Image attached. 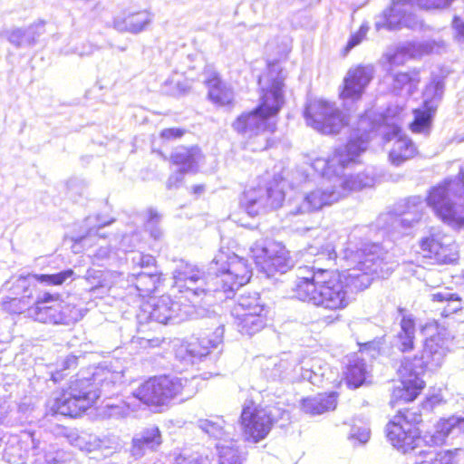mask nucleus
<instances>
[{
  "label": "nucleus",
  "mask_w": 464,
  "mask_h": 464,
  "mask_svg": "<svg viewBox=\"0 0 464 464\" xmlns=\"http://www.w3.org/2000/svg\"><path fill=\"white\" fill-rule=\"evenodd\" d=\"M192 381L177 376L161 375L150 378L133 392L132 399L153 407L167 405L176 397L187 400L195 394Z\"/></svg>",
  "instance_id": "obj_6"
},
{
  "label": "nucleus",
  "mask_w": 464,
  "mask_h": 464,
  "mask_svg": "<svg viewBox=\"0 0 464 464\" xmlns=\"http://www.w3.org/2000/svg\"><path fill=\"white\" fill-rule=\"evenodd\" d=\"M192 190H193L194 193L199 194V193H201L204 190V186L203 185L194 186Z\"/></svg>",
  "instance_id": "obj_63"
},
{
  "label": "nucleus",
  "mask_w": 464,
  "mask_h": 464,
  "mask_svg": "<svg viewBox=\"0 0 464 464\" xmlns=\"http://www.w3.org/2000/svg\"><path fill=\"white\" fill-rule=\"evenodd\" d=\"M256 199L246 198L242 202V208L251 217H256L259 214V208H256Z\"/></svg>",
  "instance_id": "obj_55"
},
{
  "label": "nucleus",
  "mask_w": 464,
  "mask_h": 464,
  "mask_svg": "<svg viewBox=\"0 0 464 464\" xmlns=\"http://www.w3.org/2000/svg\"><path fill=\"white\" fill-rule=\"evenodd\" d=\"M454 1L455 0H413L415 5L425 11L445 9Z\"/></svg>",
  "instance_id": "obj_48"
},
{
  "label": "nucleus",
  "mask_w": 464,
  "mask_h": 464,
  "mask_svg": "<svg viewBox=\"0 0 464 464\" xmlns=\"http://www.w3.org/2000/svg\"><path fill=\"white\" fill-rule=\"evenodd\" d=\"M425 202L441 223L456 230L464 229V171L431 186Z\"/></svg>",
  "instance_id": "obj_4"
},
{
  "label": "nucleus",
  "mask_w": 464,
  "mask_h": 464,
  "mask_svg": "<svg viewBox=\"0 0 464 464\" xmlns=\"http://www.w3.org/2000/svg\"><path fill=\"white\" fill-rule=\"evenodd\" d=\"M302 369L304 370V372L302 373L303 378L309 381L313 384H317L324 379L328 380V377L326 376L328 365L323 363V362L319 359H313L309 369Z\"/></svg>",
  "instance_id": "obj_39"
},
{
  "label": "nucleus",
  "mask_w": 464,
  "mask_h": 464,
  "mask_svg": "<svg viewBox=\"0 0 464 464\" xmlns=\"http://www.w3.org/2000/svg\"><path fill=\"white\" fill-rule=\"evenodd\" d=\"M137 279L140 282V285H135L137 290H140V287H152L153 289H157L163 285V282L166 280L163 274L160 272L146 274L140 273L137 276Z\"/></svg>",
  "instance_id": "obj_43"
},
{
  "label": "nucleus",
  "mask_w": 464,
  "mask_h": 464,
  "mask_svg": "<svg viewBox=\"0 0 464 464\" xmlns=\"http://www.w3.org/2000/svg\"><path fill=\"white\" fill-rule=\"evenodd\" d=\"M337 405V393H320L314 397L307 398L303 401V410L311 415L322 414L328 411H333Z\"/></svg>",
  "instance_id": "obj_33"
},
{
  "label": "nucleus",
  "mask_w": 464,
  "mask_h": 464,
  "mask_svg": "<svg viewBox=\"0 0 464 464\" xmlns=\"http://www.w3.org/2000/svg\"><path fill=\"white\" fill-rule=\"evenodd\" d=\"M161 444V435L158 427L142 430L132 439L131 455L136 459L143 457L147 451L156 450Z\"/></svg>",
  "instance_id": "obj_26"
},
{
  "label": "nucleus",
  "mask_w": 464,
  "mask_h": 464,
  "mask_svg": "<svg viewBox=\"0 0 464 464\" xmlns=\"http://www.w3.org/2000/svg\"><path fill=\"white\" fill-rule=\"evenodd\" d=\"M211 274L220 278L227 290H236L246 285L252 273L248 266L235 253L220 248L210 263Z\"/></svg>",
  "instance_id": "obj_11"
},
{
  "label": "nucleus",
  "mask_w": 464,
  "mask_h": 464,
  "mask_svg": "<svg viewBox=\"0 0 464 464\" xmlns=\"http://www.w3.org/2000/svg\"><path fill=\"white\" fill-rule=\"evenodd\" d=\"M334 281L333 272L320 269L311 271L307 276H298L296 286L298 289L330 290L334 287Z\"/></svg>",
  "instance_id": "obj_29"
},
{
  "label": "nucleus",
  "mask_w": 464,
  "mask_h": 464,
  "mask_svg": "<svg viewBox=\"0 0 464 464\" xmlns=\"http://www.w3.org/2000/svg\"><path fill=\"white\" fill-rule=\"evenodd\" d=\"M401 314V330L394 337L393 345L402 353L411 352L414 348L415 320L410 314H405L403 308H399Z\"/></svg>",
  "instance_id": "obj_27"
},
{
  "label": "nucleus",
  "mask_w": 464,
  "mask_h": 464,
  "mask_svg": "<svg viewBox=\"0 0 464 464\" xmlns=\"http://www.w3.org/2000/svg\"><path fill=\"white\" fill-rule=\"evenodd\" d=\"M286 73L278 66V61H268L266 71L257 79L260 85L257 105L242 112L233 121V129L246 133L255 125V119L274 121L285 103V88Z\"/></svg>",
  "instance_id": "obj_2"
},
{
  "label": "nucleus",
  "mask_w": 464,
  "mask_h": 464,
  "mask_svg": "<svg viewBox=\"0 0 464 464\" xmlns=\"http://www.w3.org/2000/svg\"><path fill=\"white\" fill-rule=\"evenodd\" d=\"M78 358L74 355L67 356L60 364V368L52 373V380L58 382L66 375L64 373L67 370H74L78 365Z\"/></svg>",
  "instance_id": "obj_47"
},
{
  "label": "nucleus",
  "mask_w": 464,
  "mask_h": 464,
  "mask_svg": "<svg viewBox=\"0 0 464 464\" xmlns=\"http://www.w3.org/2000/svg\"><path fill=\"white\" fill-rule=\"evenodd\" d=\"M436 107L431 105L430 101H425L420 108L412 111L413 120L409 128L413 133H429Z\"/></svg>",
  "instance_id": "obj_31"
},
{
  "label": "nucleus",
  "mask_w": 464,
  "mask_h": 464,
  "mask_svg": "<svg viewBox=\"0 0 464 464\" xmlns=\"http://www.w3.org/2000/svg\"><path fill=\"white\" fill-rule=\"evenodd\" d=\"M401 378L400 384L394 388L392 395V403L394 401L405 402L413 401L424 387V382L420 378V366H413L411 359L404 358L398 369Z\"/></svg>",
  "instance_id": "obj_15"
},
{
  "label": "nucleus",
  "mask_w": 464,
  "mask_h": 464,
  "mask_svg": "<svg viewBox=\"0 0 464 464\" xmlns=\"http://www.w3.org/2000/svg\"><path fill=\"white\" fill-rule=\"evenodd\" d=\"M364 186V182L359 178V176H349L341 183L342 192L335 191V195H340L342 198L353 191L362 189Z\"/></svg>",
  "instance_id": "obj_46"
},
{
  "label": "nucleus",
  "mask_w": 464,
  "mask_h": 464,
  "mask_svg": "<svg viewBox=\"0 0 464 464\" xmlns=\"http://www.w3.org/2000/svg\"><path fill=\"white\" fill-rule=\"evenodd\" d=\"M132 397L128 398V401H120L117 404H107V415L111 418H121L136 411L137 405L132 402Z\"/></svg>",
  "instance_id": "obj_42"
},
{
  "label": "nucleus",
  "mask_w": 464,
  "mask_h": 464,
  "mask_svg": "<svg viewBox=\"0 0 464 464\" xmlns=\"http://www.w3.org/2000/svg\"><path fill=\"white\" fill-rule=\"evenodd\" d=\"M204 83L208 90L207 98L213 105L218 108H231L235 105L233 90L227 85L218 73L209 74Z\"/></svg>",
  "instance_id": "obj_21"
},
{
  "label": "nucleus",
  "mask_w": 464,
  "mask_h": 464,
  "mask_svg": "<svg viewBox=\"0 0 464 464\" xmlns=\"http://www.w3.org/2000/svg\"><path fill=\"white\" fill-rule=\"evenodd\" d=\"M369 31V25L367 24H362L360 25L358 30L352 34L347 44L343 49V54L347 55V53L355 46L359 45L362 41L366 38V35Z\"/></svg>",
  "instance_id": "obj_45"
},
{
  "label": "nucleus",
  "mask_w": 464,
  "mask_h": 464,
  "mask_svg": "<svg viewBox=\"0 0 464 464\" xmlns=\"http://www.w3.org/2000/svg\"><path fill=\"white\" fill-rule=\"evenodd\" d=\"M350 438L357 440L363 444L370 439V429L366 426L357 427L353 425L351 429Z\"/></svg>",
  "instance_id": "obj_53"
},
{
  "label": "nucleus",
  "mask_w": 464,
  "mask_h": 464,
  "mask_svg": "<svg viewBox=\"0 0 464 464\" xmlns=\"http://www.w3.org/2000/svg\"><path fill=\"white\" fill-rule=\"evenodd\" d=\"M283 180L284 179L281 177L275 179L266 188V198L268 204L273 208L281 207L285 200V189L281 185Z\"/></svg>",
  "instance_id": "obj_40"
},
{
  "label": "nucleus",
  "mask_w": 464,
  "mask_h": 464,
  "mask_svg": "<svg viewBox=\"0 0 464 464\" xmlns=\"http://www.w3.org/2000/svg\"><path fill=\"white\" fill-rule=\"evenodd\" d=\"M198 428L217 440H224L227 443V438L229 437V432L226 430L225 420L217 417L215 420L201 419L198 420Z\"/></svg>",
  "instance_id": "obj_37"
},
{
  "label": "nucleus",
  "mask_w": 464,
  "mask_h": 464,
  "mask_svg": "<svg viewBox=\"0 0 464 464\" xmlns=\"http://www.w3.org/2000/svg\"><path fill=\"white\" fill-rule=\"evenodd\" d=\"M173 464H206V460L198 455H179L175 459Z\"/></svg>",
  "instance_id": "obj_54"
},
{
  "label": "nucleus",
  "mask_w": 464,
  "mask_h": 464,
  "mask_svg": "<svg viewBox=\"0 0 464 464\" xmlns=\"http://www.w3.org/2000/svg\"><path fill=\"white\" fill-rule=\"evenodd\" d=\"M372 80V68L370 65L357 64L351 67L344 76L338 96L343 101L353 102L362 99L366 87Z\"/></svg>",
  "instance_id": "obj_16"
},
{
  "label": "nucleus",
  "mask_w": 464,
  "mask_h": 464,
  "mask_svg": "<svg viewBox=\"0 0 464 464\" xmlns=\"http://www.w3.org/2000/svg\"><path fill=\"white\" fill-rule=\"evenodd\" d=\"M188 280L195 282L197 280V277L194 276H187L181 273L179 274V276H176V283L179 282H187Z\"/></svg>",
  "instance_id": "obj_60"
},
{
  "label": "nucleus",
  "mask_w": 464,
  "mask_h": 464,
  "mask_svg": "<svg viewBox=\"0 0 464 464\" xmlns=\"http://www.w3.org/2000/svg\"><path fill=\"white\" fill-rule=\"evenodd\" d=\"M73 274L72 269H67L56 274L52 275H36L34 278L40 283H44L47 285H61Z\"/></svg>",
  "instance_id": "obj_44"
},
{
  "label": "nucleus",
  "mask_w": 464,
  "mask_h": 464,
  "mask_svg": "<svg viewBox=\"0 0 464 464\" xmlns=\"http://www.w3.org/2000/svg\"><path fill=\"white\" fill-rule=\"evenodd\" d=\"M345 376L348 384L353 385L354 388L363 383L366 378V367L363 360L357 354L348 357Z\"/></svg>",
  "instance_id": "obj_35"
},
{
  "label": "nucleus",
  "mask_w": 464,
  "mask_h": 464,
  "mask_svg": "<svg viewBox=\"0 0 464 464\" xmlns=\"http://www.w3.org/2000/svg\"><path fill=\"white\" fill-rule=\"evenodd\" d=\"M454 295L446 293L445 295L442 293H438L433 295V300L442 301L446 300L449 302L447 313H455L461 308L460 299L459 297H453Z\"/></svg>",
  "instance_id": "obj_51"
},
{
  "label": "nucleus",
  "mask_w": 464,
  "mask_h": 464,
  "mask_svg": "<svg viewBox=\"0 0 464 464\" xmlns=\"http://www.w3.org/2000/svg\"><path fill=\"white\" fill-rule=\"evenodd\" d=\"M347 292H297L296 297L312 304L314 306L329 310L344 308L349 300L346 297Z\"/></svg>",
  "instance_id": "obj_22"
},
{
  "label": "nucleus",
  "mask_w": 464,
  "mask_h": 464,
  "mask_svg": "<svg viewBox=\"0 0 464 464\" xmlns=\"http://www.w3.org/2000/svg\"><path fill=\"white\" fill-rule=\"evenodd\" d=\"M442 402V397L440 394H433L428 398L426 402V406H430V408L439 405Z\"/></svg>",
  "instance_id": "obj_58"
},
{
  "label": "nucleus",
  "mask_w": 464,
  "mask_h": 464,
  "mask_svg": "<svg viewBox=\"0 0 464 464\" xmlns=\"http://www.w3.org/2000/svg\"><path fill=\"white\" fill-rule=\"evenodd\" d=\"M34 434L24 432L9 437L4 449L3 458L11 464H27L34 445Z\"/></svg>",
  "instance_id": "obj_20"
},
{
  "label": "nucleus",
  "mask_w": 464,
  "mask_h": 464,
  "mask_svg": "<svg viewBox=\"0 0 464 464\" xmlns=\"http://www.w3.org/2000/svg\"><path fill=\"white\" fill-rule=\"evenodd\" d=\"M112 445H113V444H112V441H111H111H107L105 444H102V446L100 449H110V450H114V449H113V448L108 447V446H112ZM116 450H115V451H116Z\"/></svg>",
  "instance_id": "obj_64"
},
{
  "label": "nucleus",
  "mask_w": 464,
  "mask_h": 464,
  "mask_svg": "<svg viewBox=\"0 0 464 464\" xmlns=\"http://www.w3.org/2000/svg\"><path fill=\"white\" fill-rule=\"evenodd\" d=\"M263 310V305L256 302L253 312L237 314L238 331L242 334L253 335L262 330L265 326V320L261 316Z\"/></svg>",
  "instance_id": "obj_32"
},
{
  "label": "nucleus",
  "mask_w": 464,
  "mask_h": 464,
  "mask_svg": "<svg viewBox=\"0 0 464 464\" xmlns=\"http://www.w3.org/2000/svg\"><path fill=\"white\" fill-rule=\"evenodd\" d=\"M27 316L50 324L70 325L82 318L81 312L73 305L63 304L57 296L44 292L34 304L26 308Z\"/></svg>",
  "instance_id": "obj_9"
},
{
  "label": "nucleus",
  "mask_w": 464,
  "mask_h": 464,
  "mask_svg": "<svg viewBox=\"0 0 464 464\" xmlns=\"http://www.w3.org/2000/svg\"><path fill=\"white\" fill-rule=\"evenodd\" d=\"M409 411L394 416L393 420L387 424V438L393 447L408 453L414 450L420 441L424 440L430 446H440L447 442L449 439H454L464 434V417L450 416L447 419H440L434 426V430L424 436L420 437L419 430L411 423Z\"/></svg>",
  "instance_id": "obj_3"
},
{
  "label": "nucleus",
  "mask_w": 464,
  "mask_h": 464,
  "mask_svg": "<svg viewBox=\"0 0 464 464\" xmlns=\"http://www.w3.org/2000/svg\"><path fill=\"white\" fill-rule=\"evenodd\" d=\"M249 292L247 295H241L238 299V308L245 310V313L253 312L256 302L259 304L258 292Z\"/></svg>",
  "instance_id": "obj_50"
},
{
  "label": "nucleus",
  "mask_w": 464,
  "mask_h": 464,
  "mask_svg": "<svg viewBox=\"0 0 464 464\" xmlns=\"http://www.w3.org/2000/svg\"><path fill=\"white\" fill-rule=\"evenodd\" d=\"M121 372L97 367L79 372L69 387L54 400L52 409L61 415L76 417L89 409L102 395L109 397L122 382Z\"/></svg>",
  "instance_id": "obj_1"
},
{
  "label": "nucleus",
  "mask_w": 464,
  "mask_h": 464,
  "mask_svg": "<svg viewBox=\"0 0 464 464\" xmlns=\"http://www.w3.org/2000/svg\"><path fill=\"white\" fill-rule=\"evenodd\" d=\"M253 134L249 137V143L253 146V151H265L272 149L276 144L274 134L276 130V121H265L255 119V125L250 129Z\"/></svg>",
  "instance_id": "obj_23"
},
{
  "label": "nucleus",
  "mask_w": 464,
  "mask_h": 464,
  "mask_svg": "<svg viewBox=\"0 0 464 464\" xmlns=\"http://www.w3.org/2000/svg\"><path fill=\"white\" fill-rule=\"evenodd\" d=\"M452 26L455 31L456 38L464 41V22L460 19V17H453Z\"/></svg>",
  "instance_id": "obj_57"
},
{
  "label": "nucleus",
  "mask_w": 464,
  "mask_h": 464,
  "mask_svg": "<svg viewBox=\"0 0 464 464\" xmlns=\"http://www.w3.org/2000/svg\"><path fill=\"white\" fill-rule=\"evenodd\" d=\"M341 198L340 195H335L334 190L314 189L305 197V203L309 211H317L324 207L330 206Z\"/></svg>",
  "instance_id": "obj_34"
},
{
  "label": "nucleus",
  "mask_w": 464,
  "mask_h": 464,
  "mask_svg": "<svg viewBox=\"0 0 464 464\" xmlns=\"http://www.w3.org/2000/svg\"><path fill=\"white\" fill-rule=\"evenodd\" d=\"M162 342L163 339L159 337L150 338V348L160 347Z\"/></svg>",
  "instance_id": "obj_61"
},
{
  "label": "nucleus",
  "mask_w": 464,
  "mask_h": 464,
  "mask_svg": "<svg viewBox=\"0 0 464 464\" xmlns=\"http://www.w3.org/2000/svg\"><path fill=\"white\" fill-rule=\"evenodd\" d=\"M251 252L256 266L267 275L284 272L289 267V252L281 243L273 241L265 246H256Z\"/></svg>",
  "instance_id": "obj_14"
},
{
  "label": "nucleus",
  "mask_w": 464,
  "mask_h": 464,
  "mask_svg": "<svg viewBox=\"0 0 464 464\" xmlns=\"http://www.w3.org/2000/svg\"><path fill=\"white\" fill-rule=\"evenodd\" d=\"M33 408H31V405L30 404H27L25 402H22L20 405H19V411H23V412H27V411H32Z\"/></svg>",
  "instance_id": "obj_62"
},
{
  "label": "nucleus",
  "mask_w": 464,
  "mask_h": 464,
  "mask_svg": "<svg viewBox=\"0 0 464 464\" xmlns=\"http://www.w3.org/2000/svg\"><path fill=\"white\" fill-rule=\"evenodd\" d=\"M9 306L6 309L10 310L12 313L21 314L25 310L26 304L24 301H22L16 297L12 298L8 303Z\"/></svg>",
  "instance_id": "obj_56"
},
{
  "label": "nucleus",
  "mask_w": 464,
  "mask_h": 464,
  "mask_svg": "<svg viewBox=\"0 0 464 464\" xmlns=\"http://www.w3.org/2000/svg\"><path fill=\"white\" fill-rule=\"evenodd\" d=\"M224 332V326H218L210 336H191L176 348V358L186 365L202 362L213 349H218L222 345Z\"/></svg>",
  "instance_id": "obj_13"
},
{
  "label": "nucleus",
  "mask_w": 464,
  "mask_h": 464,
  "mask_svg": "<svg viewBox=\"0 0 464 464\" xmlns=\"http://www.w3.org/2000/svg\"><path fill=\"white\" fill-rule=\"evenodd\" d=\"M68 442L78 448L80 450L92 452L96 450H99L102 444H105L107 441H112V446L114 450H120L121 445L120 440L116 436H106L102 439L98 438L96 435L89 434L86 432L78 433L77 431L72 430L67 435Z\"/></svg>",
  "instance_id": "obj_24"
},
{
  "label": "nucleus",
  "mask_w": 464,
  "mask_h": 464,
  "mask_svg": "<svg viewBox=\"0 0 464 464\" xmlns=\"http://www.w3.org/2000/svg\"><path fill=\"white\" fill-rule=\"evenodd\" d=\"M304 117L309 126L323 135H336L348 124L341 111L328 100H309Z\"/></svg>",
  "instance_id": "obj_10"
},
{
  "label": "nucleus",
  "mask_w": 464,
  "mask_h": 464,
  "mask_svg": "<svg viewBox=\"0 0 464 464\" xmlns=\"http://www.w3.org/2000/svg\"><path fill=\"white\" fill-rule=\"evenodd\" d=\"M416 257L430 265H453L459 259V246L447 234L430 233L420 239Z\"/></svg>",
  "instance_id": "obj_12"
},
{
  "label": "nucleus",
  "mask_w": 464,
  "mask_h": 464,
  "mask_svg": "<svg viewBox=\"0 0 464 464\" xmlns=\"http://www.w3.org/2000/svg\"><path fill=\"white\" fill-rule=\"evenodd\" d=\"M288 419L289 413L279 407L245 404L240 416L242 435L246 440L257 443L269 434L275 423Z\"/></svg>",
  "instance_id": "obj_8"
},
{
  "label": "nucleus",
  "mask_w": 464,
  "mask_h": 464,
  "mask_svg": "<svg viewBox=\"0 0 464 464\" xmlns=\"http://www.w3.org/2000/svg\"><path fill=\"white\" fill-rule=\"evenodd\" d=\"M218 450L219 464H242L238 450L234 447L232 441L228 444L218 442L217 444Z\"/></svg>",
  "instance_id": "obj_41"
},
{
  "label": "nucleus",
  "mask_w": 464,
  "mask_h": 464,
  "mask_svg": "<svg viewBox=\"0 0 464 464\" xmlns=\"http://www.w3.org/2000/svg\"><path fill=\"white\" fill-rule=\"evenodd\" d=\"M188 130L185 128H166L160 132V138L165 141L181 139Z\"/></svg>",
  "instance_id": "obj_52"
},
{
  "label": "nucleus",
  "mask_w": 464,
  "mask_h": 464,
  "mask_svg": "<svg viewBox=\"0 0 464 464\" xmlns=\"http://www.w3.org/2000/svg\"><path fill=\"white\" fill-rule=\"evenodd\" d=\"M68 458L64 451L55 450L53 446L36 440L34 437L30 464H56L66 461Z\"/></svg>",
  "instance_id": "obj_28"
},
{
  "label": "nucleus",
  "mask_w": 464,
  "mask_h": 464,
  "mask_svg": "<svg viewBox=\"0 0 464 464\" xmlns=\"http://www.w3.org/2000/svg\"><path fill=\"white\" fill-rule=\"evenodd\" d=\"M418 155V149L411 138L401 136L397 138L389 152V160L392 164L399 166Z\"/></svg>",
  "instance_id": "obj_30"
},
{
  "label": "nucleus",
  "mask_w": 464,
  "mask_h": 464,
  "mask_svg": "<svg viewBox=\"0 0 464 464\" xmlns=\"http://www.w3.org/2000/svg\"><path fill=\"white\" fill-rule=\"evenodd\" d=\"M449 342L445 330L439 331L437 334L427 338L421 357H414L413 360H411L412 365L420 366L421 372H424L425 367L430 369L440 367L449 351Z\"/></svg>",
  "instance_id": "obj_19"
},
{
  "label": "nucleus",
  "mask_w": 464,
  "mask_h": 464,
  "mask_svg": "<svg viewBox=\"0 0 464 464\" xmlns=\"http://www.w3.org/2000/svg\"><path fill=\"white\" fill-rule=\"evenodd\" d=\"M419 74L420 71L416 69L410 72H398L394 76V81L401 88L405 85H411L420 82Z\"/></svg>",
  "instance_id": "obj_49"
},
{
  "label": "nucleus",
  "mask_w": 464,
  "mask_h": 464,
  "mask_svg": "<svg viewBox=\"0 0 464 464\" xmlns=\"http://www.w3.org/2000/svg\"><path fill=\"white\" fill-rule=\"evenodd\" d=\"M201 149L198 145L181 146L179 150L173 152L169 157L172 165L179 168L180 174L196 172L198 161L203 159Z\"/></svg>",
  "instance_id": "obj_25"
},
{
  "label": "nucleus",
  "mask_w": 464,
  "mask_h": 464,
  "mask_svg": "<svg viewBox=\"0 0 464 464\" xmlns=\"http://www.w3.org/2000/svg\"><path fill=\"white\" fill-rule=\"evenodd\" d=\"M378 127L379 122L372 110L363 111L356 120V130L362 133L350 137L344 144L334 149L325 160L327 171L337 173L353 165L360 164L361 156L369 147L371 140L369 134Z\"/></svg>",
  "instance_id": "obj_5"
},
{
  "label": "nucleus",
  "mask_w": 464,
  "mask_h": 464,
  "mask_svg": "<svg viewBox=\"0 0 464 464\" xmlns=\"http://www.w3.org/2000/svg\"><path fill=\"white\" fill-rule=\"evenodd\" d=\"M150 21L151 15L147 10L132 12L123 17V29L132 34H138L144 30Z\"/></svg>",
  "instance_id": "obj_36"
},
{
  "label": "nucleus",
  "mask_w": 464,
  "mask_h": 464,
  "mask_svg": "<svg viewBox=\"0 0 464 464\" xmlns=\"http://www.w3.org/2000/svg\"><path fill=\"white\" fill-rule=\"evenodd\" d=\"M257 362L267 379L282 381L291 377L299 363L298 359L288 352L272 356H259Z\"/></svg>",
  "instance_id": "obj_18"
},
{
  "label": "nucleus",
  "mask_w": 464,
  "mask_h": 464,
  "mask_svg": "<svg viewBox=\"0 0 464 464\" xmlns=\"http://www.w3.org/2000/svg\"><path fill=\"white\" fill-rule=\"evenodd\" d=\"M137 343L142 349H149L150 348V338L145 337H138Z\"/></svg>",
  "instance_id": "obj_59"
},
{
  "label": "nucleus",
  "mask_w": 464,
  "mask_h": 464,
  "mask_svg": "<svg viewBox=\"0 0 464 464\" xmlns=\"http://www.w3.org/2000/svg\"><path fill=\"white\" fill-rule=\"evenodd\" d=\"M414 464H455L453 455L450 451L434 452L420 451Z\"/></svg>",
  "instance_id": "obj_38"
},
{
  "label": "nucleus",
  "mask_w": 464,
  "mask_h": 464,
  "mask_svg": "<svg viewBox=\"0 0 464 464\" xmlns=\"http://www.w3.org/2000/svg\"><path fill=\"white\" fill-rule=\"evenodd\" d=\"M188 296H180L175 301L168 295H163L158 299L150 297V318L160 324H168L208 316L210 313L209 307L198 304L199 293L188 292Z\"/></svg>",
  "instance_id": "obj_7"
},
{
  "label": "nucleus",
  "mask_w": 464,
  "mask_h": 464,
  "mask_svg": "<svg viewBox=\"0 0 464 464\" xmlns=\"http://www.w3.org/2000/svg\"><path fill=\"white\" fill-rule=\"evenodd\" d=\"M413 0H392L390 5L382 11V21L375 24L377 30L397 31L414 26V16L410 11L414 6Z\"/></svg>",
  "instance_id": "obj_17"
}]
</instances>
